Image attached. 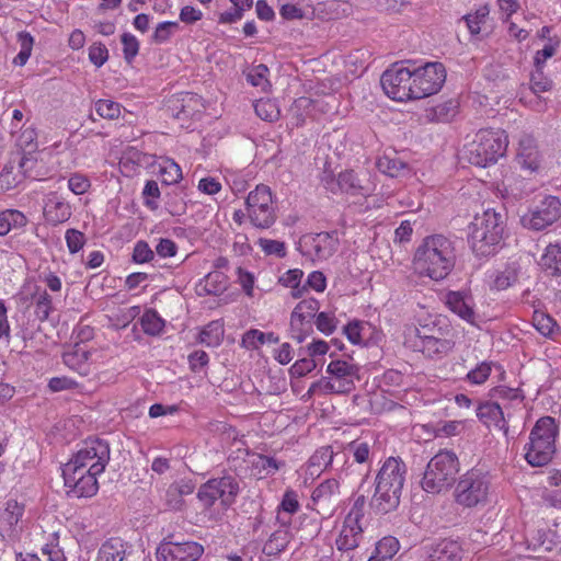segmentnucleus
Returning <instances> with one entry per match:
<instances>
[{
	"label": "nucleus",
	"mask_w": 561,
	"mask_h": 561,
	"mask_svg": "<svg viewBox=\"0 0 561 561\" xmlns=\"http://www.w3.org/2000/svg\"><path fill=\"white\" fill-rule=\"evenodd\" d=\"M179 30V23L173 21L161 22L157 25L152 39L154 43L162 44L170 39L172 34Z\"/></svg>",
	"instance_id": "052dcab7"
},
{
	"label": "nucleus",
	"mask_w": 561,
	"mask_h": 561,
	"mask_svg": "<svg viewBox=\"0 0 561 561\" xmlns=\"http://www.w3.org/2000/svg\"><path fill=\"white\" fill-rule=\"evenodd\" d=\"M540 264L546 270H551L553 274H561V247L549 244L540 259Z\"/></svg>",
	"instance_id": "a18cd8bd"
},
{
	"label": "nucleus",
	"mask_w": 561,
	"mask_h": 561,
	"mask_svg": "<svg viewBox=\"0 0 561 561\" xmlns=\"http://www.w3.org/2000/svg\"><path fill=\"white\" fill-rule=\"evenodd\" d=\"M560 217L561 201L554 196H547L520 220L525 228L539 231L551 226Z\"/></svg>",
	"instance_id": "4468645a"
},
{
	"label": "nucleus",
	"mask_w": 561,
	"mask_h": 561,
	"mask_svg": "<svg viewBox=\"0 0 561 561\" xmlns=\"http://www.w3.org/2000/svg\"><path fill=\"white\" fill-rule=\"evenodd\" d=\"M477 416L489 427L494 426L505 434L508 431L502 407L497 402L481 403L477 409Z\"/></svg>",
	"instance_id": "bb28decb"
},
{
	"label": "nucleus",
	"mask_w": 561,
	"mask_h": 561,
	"mask_svg": "<svg viewBox=\"0 0 561 561\" xmlns=\"http://www.w3.org/2000/svg\"><path fill=\"white\" fill-rule=\"evenodd\" d=\"M158 172L162 183L165 185L176 184L183 178L181 167L170 158L161 159L158 163Z\"/></svg>",
	"instance_id": "c9c22d12"
},
{
	"label": "nucleus",
	"mask_w": 561,
	"mask_h": 561,
	"mask_svg": "<svg viewBox=\"0 0 561 561\" xmlns=\"http://www.w3.org/2000/svg\"><path fill=\"white\" fill-rule=\"evenodd\" d=\"M69 190L76 195L87 193L91 187V182L88 176L81 173H73L68 180Z\"/></svg>",
	"instance_id": "774afa93"
},
{
	"label": "nucleus",
	"mask_w": 561,
	"mask_h": 561,
	"mask_svg": "<svg viewBox=\"0 0 561 561\" xmlns=\"http://www.w3.org/2000/svg\"><path fill=\"white\" fill-rule=\"evenodd\" d=\"M558 434L559 428L553 417L543 416L536 422L525 446V459L531 467H542L552 460Z\"/></svg>",
	"instance_id": "7ed1b4c3"
},
{
	"label": "nucleus",
	"mask_w": 561,
	"mask_h": 561,
	"mask_svg": "<svg viewBox=\"0 0 561 561\" xmlns=\"http://www.w3.org/2000/svg\"><path fill=\"white\" fill-rule=\"evenodd\" d=\"M95 112L103 118L115 119L121 115V104L112 100H99L95 103Z\"/></svg>",
	"instance_id": "bf43d9fd"
},
{
	"label": "nucleus",
	"mask_w": 561,
	"mask_h": 561,
	"mask_svg": "<svg viewBox=\"0 0 561 561\" xmlns=\"http://www.w3.org/2000/svg\"><path fill=\"white\" fill-rule=\"evenodd\" d=\"M126 547L121 538H111L102 543L95 561H124Z\"/></svg>",
	"instance_id": "2f4dec72"
},
{
	"label": "nucleus",
	"mask_w": 561,
	"mask_h": 561,
	"mask_svg": "<svg viewBox=\"0 0 561 561\" xmlns=\"http://www.w3.org/2000/svg\"><path fill=\"white\" fill-rule=\"evenodd\" d=\"M366 497L358 495L345 516L335 546L339 551L348 552L355 550L363 539L362 519L365 514Z\"/></svg>",
	"instance_id": "6e6552de"
},
{
	"label": "nucleus",
	"mask_w": 561,
	"mask_h": 561,
	"mask_svg": "<svg viewBox=\"0 0 561 561\" xmlns=\"http://www.w3.org/2000/svg\"><path fill=\"white\" fill-rule=\"evenodd\" d=\"M413 71V100L437 93L446 81V69L442 62H426Z\"/></svg>",
	"instance_id": "f8f14e48"
},
{
	"label": "nucleus",
	"mask_w": 561,
	"mask_h": 561,
	"mask_svg": "<svg viewBox=\"0 0 561 561\" xmlns=\"http://www.w3.org/2000/svg\"><path fill=\"white\" fill-rule=\"evenodd\" d=\"M491 396H492V398H495V399L502 400V401H508V402H513V401L522 402L523 401V396L518 389L510 388L506 386H499V387L493 388L491 390Z\"/></svg>",
	"instance_id": "338daca9"
},
{
	"label": "nucleus",
	"mask_w": 561,
	"mask_h": 561,
	"mask_svg": "<svg viewBox=\"0 0 561 561\" xmlns=\"http://www.w3.org/2000/svg\"><path fill=\"white\" fill-rule=\"evenodd\" d=\"M249 466L252 476L256 477L257 479H263L275 474L280 468L285 466V462L279 461L274 457L253 454L249 459Z\"/></svg>",
	"instance_id": "cd10ccee"
},
{
	"label": "nucleus",
	"mask_w": 561,
	"mask_h": 561,
	"mask_svg": "<svg viewBox=\"0 0 561 561\" xmlns=\"http://www.w3.org/2000/svg\"><path fill=\"white\" fill-rule=\"evenodd\" d=\"M459 470L457 455L451 450H440L431 458L425 468L422 489L432 494L447 491L455 483Z\"/></svg>",
	"instance_id": "39448f33"
},
{
	"label": "nucleus",
	"mask_w": 561,
	"mask_h": 561,
	"mask_svg": "<svg viewBox=\"0 0 561 561\" xmlns=\"http://www.w3.org/2000/svg\"><path fill=\"white\" fill-rule=\"evenodd\" d=\"M23 511V506L16 501L7 502L4 510L0 512V535L2 537L11 536L15 531Z\"/></svg>",
	"instance_id": "c756f323"
},
{
	"label": "nucleus",
	"mask_w": 561,
	"mask_h": 561,
	"mask_svg": "<svg viewBox=\"0 0 561 561\" xmlns=\"http://www.w3.org/2000/svg\"><path fill=\"white\" fill-rule=\"evenodd\" d=\"M110 445L105 440H87L64 467L101 474L110 461Z\"/></svg>",
	"instance_id": "0eeeda50"
},
{
	"label": "nucleus",
	"mask_w": 561,
	"mask_h": 561,
	"mask_svg": "<svg viewBox=\"0 0 561 561\" xmlns=\"http://www.w3.org/2000/svg\"><path fill=\"white\" fill-rule=\"evenodd\" d=\"M457 114V103L448 100L427 110V116L432 121L448 122Z\"/></svg>",
	"instance_id": "c03bdc74"
},
{
	"label": "nucleus",
	"mask_w": 561,
	"mask_h": 561,
	"mask_svg": "<svg viewBox=\"0 0 561 561\" xmlns=\"http://www.w3.org/2000/svg\"><path fill=\"white\" fill-rule=\"evenodd\" d=\"M195 484L191 480H180L178 482L172 483L168 490L167 495L170 497L171 495H176L178 497L173 502L169 500V506L174 510H180L182 507L183 501L182 497L184 495H190L194 492Z\"/></svg>",
	"instance_id": "58836bf2"
},
{
	"label": "nucleus",
	"mask_w": 561,
	"mask_h": 561,
	"mask_svg": "<svg viewBox=\"0 0 561 561\" xmlns=\"http://www.w3.org/2000/svg\"><path fill=\"white\" fill-rule=\"evenodd\" d=\"M256 115L267 122L276 121L279 117V110L275 102L268 99H261L254 104Z\"/></svg>",
	"instance_id": "603ef678"
},
{
	"label": "nucleus",
	"mask_w": 561,
	"mask_h": 561,
	"mask_svg": "<svg viewBox=\"0 0 561 561\" xmlns=\"http://www.w3.org/2000/svg\"><path fill=\"white\" fill-rule=\"evenodd\" d=\"M506 226L505 214L493 208L476 215L469 226V242L478 256H489L495 253L500 245Z\"/></svg>",
	"instance_id": "f03ea898"
},
{
	"label": "nucleus",
	"mask_w": 561,
	"mask_h": 561,
	"mask_svg": "<svg viewBox=\"0 0 561 561\" xmlns=\"http://www.w3.org/2000/svg\"><path fill=\"white\" fill-rule=\"evenodd\" d=\"M403 486L392 485L380 480H375V492L370 500V508L376 514H388L398 508Z\"/></svg>",
	"instance_id": "a211bd4d"
},
{
	"label": "nucleus",
	"mask_w": 561,
	"mask_h": 561,
	"mask_svg": "<svg viewBox=\"0 0 561 561\" xmlns=\"http://www.w3.org/2000/svg\"><path fill=\"white\" fill-rule=\"evenodd\" d=\"M492 371V363L482 362L476 368L468 371L466 380L471 385H482L490 377Z\"/></svg>",
	"instance_id": "4d7b16f0"
},
{
	"label": "nucleus",
	"mask_w": 561,
	"mask_h": 561,
	"mask_svg": "<svg viewBox=\"0 0 561 561\" xmlns=\"http://www.w3.org/2000/svg\"><path fill=\"white\" fill-rule=\"evenodd\" d=\"M49 561H66L65 547L61 545L59 531H53L42 548Z\"/></svg>",
	"instance_id": "ea45409f"
},
{
	"label": "nucleus",
	"mask_w": 561,
	"mask_h": 561,
	"mask_svg": "<svg viewBox=\"0 0 561 561\" xmlns=\"http://www.w3.org/2000/svg\"><path fill=\"white\" fill-rule=\"evenodd\" d=\"M533 320L534 327L543 336H550L553 333L556 322L550 316L542 312H535Z\"/></svg>",
	"instance_id": "e2e57ef3"
},
{
	"label": "nucleus",
	"mask_w": 561,
	"mask_h": 561,
	"mask_svg": "<svg viewBox=\"0 0 561 561\" xmlns=\"http://www.w3.org/2000/svg\"><path fill=\"white\" fill-rule=\"evenodd\" d=\"M404 345L413 352L434 358L447 354L454 343L443 335H420L416 331H407Z\"/></svg>",
	"instance_id": "2eb2a0df"
},
{
	"label": "nucleus",
	"mask_w": 561,
	"mask_h": 561,
	"mask_svg": "<svg viewBox=\"0 0 561 561\" xmlns=\"http://www.w3.org/2000/svg\"><path fill=\"white\" fill-rule=\"evenodd\" d=\"M245 205L248 217L254 227L268 229L276 221V210L268 186L257 185L249 193Z\"/></svg>",
	"instance_id": "1a4fd4ad"
},
{
	"label": "nucleus",
	"mask_w": 561,
	"mask_h": 561,
	"mask_svg": "<svg viewBox=\"0 0 561 561\" xmlns=\"http://www.w3.org/2000/svg\"><path fill=\"white\" fill-rule=\"evenodd\" d=\"M204 552L202 545L195 541H173L163 539L157 548V561H197Z\"/></svg>",
	"instance_id": "dca6fc26"
},
{
	"label": "nucleus",
	"mask_w": 561,
	"mask_h": 561,
	"mask_svg": "<svg viewBox=\"0 0 561 561\" xmlns=\"http://www.w3.org/2000/svg\"><path fill=\"white\" fill-rule=\"evenodd\" d=\"M552 88V80L548 78L542 67L535 68L530 76V91L538 95L541 92H547Z\"/></svg>",
	"instance_id": "864d4df0"
},
{
	"label": "nucleus",
	"mask_w": 561,
	"mask_h": 561,
	"mask_svg": "<svg viewBox=\"0 0 561 561\" xmlns=\"http://www.w3.org/2000/svg\"><path fill=\"white\" fill-rule=\"evenodd\" d=\"M302 276L304 272L299 268L288 270L279 277V284L291 288L293 298H300L306 291V286H300Z\"/></svg>",
	"instance_id": "79ce46f5"
},
{
	"label": "nucleus",
	"mask_w": 561,
	"mask_h": 561,
	"mask_svg": "<svg viewBox=\"0 0 561 561\" xmlns=\"http://www.w3.org/2000/svg\"><path fill=\"white\" fill-rule=\"evenodd\" d=\"M317 329L325 335H330L336 329L337 320L334 314L328 312H319L316 317Z\"/></svg>",
	"instance_id": "0e129e2a"
},
{
	"label": "nucleus",
	"mask_w": 561,
	"mask_h": 561,
	"mask_svg": "<svg viewBox=\"0 0 561 561\" xmlns=\"http://www.w3.org/2000/svg\"><path fill=\"white\" fill-rule=\"evenodd\" d=\"M270 70L267 66L260 64L252 67L247 73L248 82L256 88H260L262 91H267L270 88V82L267 80V76Z\"/></svg>",
	"instance_id": "8fccbe9b"
},
{
	"label": "nucleus",
	"mask_w": 561,
	"mask_h": 561,
	"mask_svg": "<svg viewBox=\"0 0 561 561\" xmlns=\"http://www.w3.org/2000/svg\"><path fill=\"white\" fill-rule=\"evenodd\" d=\"M456 260L455 241L444 234H433L417 247L413 264L420 275L439 282L451 273Z\"/></svg>",
	"instance_id": "f257e3e1"
},
{
	"label": "nucleus",
	"mask_w": 561,
	"mask_h": 561,
	"mask_svg": "<svg viewBox=\"0 0 561 561\" xmlns=\"http://www.w3.org/2000/svg\"><path fill=\"white\" fill-rule=\"evenodd\" d=\"M140 325L142 331L151 336L162 333L164 328V320L158 314L156 310H147L140 318Z\"/></svg>",
	"instance_id": "37998d69"
},
{
	"label": "nucleus",
	"mask_w": 561,
	"mask_h": 561,
	"mask_svg": "<svg viewBox=\"0 0 561 561\" xmlns=\"http://www.w3.org/2000/svg\"><path fill=\"white\" fill-rule=\"evenodd\" d=\"M334 461H345V455L342 453H333L331 446H323L316 450L310 457V466L327 469Z\"/></svg>",
	"instance_id": "e433bc0d"
},
{
	"label": "nucleus",
	"mask_w": 561,
	"mask_h": 561,
	"mask_svg": "<svg viewBox=\"0 0 561 561\" xmlns=\"http://www.w3.org/2000/svg\"><path fill=\"white\" fill-rule=\"evenodd\" d=\"M490 11L486 5H482L473 13L463 16L467 27L472 35H477L481 31V25L485 23Z\"/></svg>",
	"instance_id": "3c124183"
},
{
	"label": "nucleus",
	"mask_w": 561,
	"mask_h": 561,
	"mask_svg": "<svg viewBox=\"0 0 561 561\" xmlns=\"http://www.w3.org/2000/svg\"><path fill=\"white\" fill-rule=\"evenodd\" d=\"M327 188L332 193L344 192L356 194L362 187L353 171L341 172L337 179L325 180Z\"/></svg>",
	"instance_id": "473e14b6"
},
{
	"label": "nucleus",
	"mask_w": 561,
	"mask_h": 561,
	"mask_svg": "<svg viewBox=\"0 0 561 561\" xmlns=\"http://www.w3.org/2000/svg\"><path fill=\"white\" fill-rule=\"evenodd\" d=\"M340 483L336 479L321 482L312 492V510L320 515L331 516L339 501Z\"/></svg>",
	"instance_id": "6ab92c4d"
},
{
	"label": "nucleus",
	"mask_w": 561,
	"mask_h": 561,
	"mask_svg": "<svg viewBox=\"0 0 561 561\" xmlns=\"http://www.w3.org/2000/svg\"><path fill=\"white\" fill-rule=\"evenodd\" d=\"M289 331L291 339L301 343L312 333V322L301 321L290 317Z\"/></svg>",
	"instance_id": "6e6d98bb"
},
{
	"label": "nucleus",
	"mask_w": 561,
	"mask_h": 561,
	"mask_svg": "<svg viewBox=\"0 0 561 561\" xmlns=\"http://www.w3.org/2000/svg\"><path fill=\"white\" fill-rule=\"evenodd\" d=\"M517 161L523 169L531 172L537 171L540 167V153L537 144L531 136H523L519 140Z\"/></svg>",
	"instance_id": "393cba45"
},
{
	"label": "nucleus",
	"mask_w": 561,
	"mask_h": 561,
	"mask_svg": "<svg viewBox=\"0 0 561 561\" xmlns=\"http://www.w3.org/2000/svg\"><path fill=\"white\" fill-rule=\"evenodd\" d=\"M278 342V335L273 332L265 333L257 329H250L242 335L241 346L247 350H259L265 343L276 344Z\"/></svg>",
	"instance_id": "72a5a7b5"
},
{
	"label": "nucleus",
	"mask_w": 561,
	"mask_h": 561,
	"mask_svg": "<svg viewBox=\"0 0 561 561\" xmlns=\"http://www.w3.org/2000/svg\"><path fill=\"white\" fill-rule=\"evenodd\" d=\"M98 473H88L81 470L64 467L62 477L68 493L72 497H92L99 491Z\"/></svg>",
	"instance_id": "f3484780"
},
{
	"label": "nucleus",
	"mask_w": 561,
	"mask_h": 561,
	"mask_svg": "<svg viewBox=\"0 0 561 561\" xmlns=\"http://www.w3.org/2000/svg\"><path fill=\"white\" fill-rule=\"evenodd\" d=\"M305 252L317 260H327L337 248V239L329 232L308 234L301 239Z\"/></svg>",
	"instance_id": "aec40b11"
},
{
	"label": "nucleus",
	"mask_w": 561,
	"mask_h": 561,
	"mask_svg": "<svg viewBox=\"0 0 561 561\" xmlns=\"http://www.w3.org/2000/svg\"><path fill=\"white\" fill-rule=\"evenodd\" d=\"M527 548L534 553V558L547 559V554L553 552L559 541L556 533L547 528H538L527 533Z\"/></svg>",
	"instance_id": "412c9836"
},
{
	"label": "nucleus",
	"mask_w": 561,
	"mask_h": 561,
	"mask_svg": "<svg viewBox=\"0 0 561 561\" xmlns=\"http://www.w3.org/2000/svg\"><path fill=\"white\" fill-rule=\"evenodd\" d=\"M400 545L392 536L380 539L375 548L374 554L382 561H390L399 551Z\"/></svg>",
	"instance_id": "49530a36"
},
{
	"label": "nucleus",
	"mask_w": 561,
	"mask_h": 561,
	"mask_svg": "<svg viewBox=\"0 0 561 561\" xmlns=\"http://www.w3.org/2000/svg\"><path fill=\"white\" fill-rule=\"evenodd\" d=\"M407 466L398 458L389 457L379 469L376 479L392 485L403 486L405 482Z\"/></svg>",
	"instance_id": "a878e982"
},
{
	"label": "nucleus",
	"mask_w": 561,
	"mask_h": 561,
	"mask_svg": "<svg viewBox=\"0 0 561 561\" xmlns=\"http://www.w3.org/2000/svg\"><path fill=\"white\" fill-rule=\"evenodd\" d=\"M424 561H461L463 550L458 541L444 539L425 547Z\"/></svg>",
	"instance_id": "b1692460"
},
{
	"label": "nucleus",
	"mask_w": 561,
	"mask_h": 561,
	"mask_svg": "<svg viewBox=\"0 0 561 561\" xmlns=\"http://www.w3.org/2000/svg\"><path fill=\"white\" fill-rule=\"evenodd\" d=\"M377 168L380 172L394 178L407 168V164L397 157L383 154L377 160Z\"/></svg>",
	"instance_id": "de8ad7c7"
},
{
	"label": "nucleus",
	"mask_w": 561,
	"mask_h": 561,
	"mask_svg": "<svg viewBox=\"0 0 561 561\" xmlns=\"http://www.w3.org/2000/svg\"><path fill=\"white\" fill-rule=\"evenodd\" d=\"M517 282V273L514 268H506L499 272L493 280V287L497 290H505Z\"/></svg>",
	"instance_id": "69168bd1"
},
{
	"label": "nucleus",
	"mask_w": 561,
	"mask_h": 561,
	"mask_svg": "<svg viewBox=\"0 0 561 561\" xmlns=\"http://www.w3.org/2000/svg\"><path fill=\"white\" fill-rule=\"evenodd\" d=\"M239 491L238 480L232 476H224L202 484L197 497L206 508H210L218 500L224 507H229L234 503Z\"/></svg>",
	"instance_id": "9d476101"
},
{
	"label": "nucleus",
	"mask_w": 561,
	"mask_h": 561,
	"mask_svg": "<svg viewBox=\"0 0 561 561\" xmlns=\"http://www.w3.org/2000/svg\"><path fill=\"white\" fill-rule=\"evenodd\" d=\"M160 188L156 181L148 180L142 190L144 204L151 210L158 208V199L160 198Z\"/></svg>",
	"instance_id": "13d9d810"
},
{
	"label": "nucleus",
	"mask_w": 561,
	"mask_h": 561,
	"mask_svg": "<svg viewBox=\"0 0 561 561\" xmlns=\"http://www.w3.org/2000/svg\"><path fill=\"white\" fill-rule=\"evenodd\" d=\"M445 302L448 309L460 319L470 324L476 323L474 301L470 294L463 291H449Z\"/></svg>",
	"instance_id": "5701e85b"
},
{
	"label": "nucleus",
	"mask_w": 561,
	"mask_h": 561,
	"mask_svg": "<svg viewBox=\"0 0 561 561\" xmlns=\"http://www.w3.org/2000/svg\"><path fill=\"white\" fill-rule=\"evenodd\" d=\"M290 539L291 534L288 527L283 526L270 536L267 541L264 543L263 552L270 557L277 556L285 550L287 545L290 542Z\"/></svg>",
	"instance_id": "f704fd0d"
},
{
	"label": "nucleus",
	"mask_w": 561,
	"mask_h": 561,
	"mask_svg": "<svg viewBox=\"0 0 561 561\" xmlns=\"http://www.w3.org/2000/svg\"><path fill=\"white\" fill-rule=\"evenodd\" d=\"M228 287V277L222 271L209 272L197 285L198 294L215 295L222 294Z\"/></svg>",
	"instance_id": "7c9ffc66"
},
{
	"label": "nucleus",
	"mask_w": 561,
	"mask_h": 561,
	"mask_svg": "<svg viewBox=\"0 0 561 561\" xmlns=\"http://www.w3.org/2000/svg\"><path fill=\"white\" fill-rule=\"evenodd\" d=\"M27 222L25 215L16 209L0 211V236H5L12 228L24 227Z\"/></svg>",
	"instance_id": "4c0bfd02"
},
{
	"label": "nucleus",
	"mask_w": 561,
	"mask_h": 561,
	"mask_svg": "<svg viewBox=\"0 0 561 561\" xmlns=\"http://www.w3.org/2000/svg\"><path fill=\"white\" fill-rule=\"evenodd\" d=\"M89 358L90 353L83 346L78 344L62 355L65 365L70 369L76 370L81 376H88L91 373Z\"/></svg>",
	"instance_id": "c85d7f7f"
},
{
	"label": "nucleus",
	"mask_w": 561,
	"mask_h": 561,
	"mask_svg": "<svg viewBox=\"0 0 561 561\" xmlns=\"http://www.w3.org/2000/svg\"><path fill=\"white\" fill-rule=\"evenodd\" d=\"M224 337V325L219 321L209 322L199 333L198 341L208 346H218Z\"/></svg>",
	"instance_id": "a19ab883"
},
{
	"label": "nucleus",
	"mask_w": 561,
	"mask_h": 561,
	"mask_svg": "<svg viewBox=\"0 0 561 561\" xmlns=\"http://www.w3.org/2000/svg\"><path fill=\"white\" fill-rule=\"evenodd\" d=\"M412 80V69L396 64L382 73L380 83L389 98L402 102L413 100Z\"/></svg>",
	"instance_id": "ddd939ff"
},
{
	"label": "nucleus",
	"mask_w": 561,
	"mask_h": 561,
	"mask_svg": "<svg viewBox=\"0 0 561 561\" xmlns=\"http://www.w3.org/2000/svg\"><path fill=\"white\" fill-rule=\"evenodd\" d=\"M43 214L47 222L59 225L71 216V206L56 192L48 193L44 198Z\"/></svg>",
	"instance_id": "4be33fe9"
},
{
	"label": "nucleus",
	"mask_w": 561,
	"mask_h": 561,
	"mask_svg": "<svg viewBox=\"0 0 561 561\" xmlns=\"http://www.w3.org/2000/svg\"><path fill=\"white\" fill-rule=\"evenodd\" d=\"M35 314L41 321L48 319L53 310L51 297L46 290H38L35 296Z\"/></svg>",
	"instance_id": "5fc2aeb1"
},
{
	"label": "nucleus",
	"mask_w": 561,
	"mask_h": 561,
	"mask_svg": "<svg viewBox=\"0 0 561 561\" xmlns=\"http://www.w3.org/2000/svg\"><path fill=\"white\" fill-rule=\"evenodd\" d=\"M257 245L267 255H275L277 257H284L286 255L285 243L282 241L260 238Z\"/></svg>",
	"instance_id": "680f3d73"
},
{
	"label": "nucleus",
	"mask_w": 561,
	"mask_h": 561,
	"mask_svg": "<svg viewBox=\"0 0 561 561\" xmlns=\"http://www.w3.org/2000/svg\"><path fill=\"white\" fill-rule=\"evenodd\" d=\"M490 481L480 470L471 469L463 473L454 490L457 504L463 507H474L486 502Z\"/></svg>",
	"instance_id": "423d86ee"
},
{
	"label": "nucleus",
	"mask_w": 561,
	"mask_h": 561,
	"mask_svg": "<svg viewBox=\"0 0 561 561\" xmlns=\"http://www.w3.org/2000/svg\"><path fill=\"white\" fill-rule=\"evenodd\" d=\"M358 367L346 360H332L327 366L328 377H322L324 394H347L359 379Z\"/></svg>",
	"instance_id": "9b49d317"
},
{
	"label": "nucleus",
	"mask_w": 561,
	"mask_h": 561,
	"mask_svg": "<svg viewBox=\"0 0 561 561\" xmlns=\"http://www.w3.org/2000/svg\"><path fill=\"white\" fill-rule=\"evenodd\" d=\"M18 42L20 43L21 49L14 57L13 64L15 66H24L32 54L34 37L28 32L22 31L18 33Z\"/></svg>",
	"instance_id": "09e8293b"
},
{
	"label": "nucleus",
	"mask_w": 561,
	"mask_h": 561,
	"mask_svg": "<svg viewBox=\"0 0 561 561\" xmlns=\"http://www.w3.org/2000/svg\"><path fill=\"white\" fill-rule=\"evenodd\" d=\"M507 144L503 130L480 129L474 138L465 145L463 158L473 165L485 168L504 156Z\"/></svg>",
	"instance_id": "20e7f679"
}]
</instances>
